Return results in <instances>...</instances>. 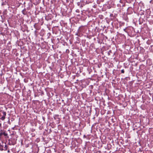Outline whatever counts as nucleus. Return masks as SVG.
I'll return each mask as SVG.
<instances>
[{
  "label": "nucleus",
  "instance_id": "f3484780",
  "mask_svg": "<svg viewBox=\"0 0 153 153\" xmlns=\"http://www.w3.org/2000/svg\"><path fill=\"white\" fill-rule=\"evenodd\" d=\"M1 17L2 18V16H1Z\"/></svg>",
  "mask_w": 153,
  "mask_h": 153
},
{
  "label": "nucleus",
  "instance_id": "423d86ee",
  "mask_svg": "<svg viewBox=\"0 0 153 153\" xmlns=\"http://www.w3.org/2000/svg\"><path fill=\"white\" fill-rule=\"evenodd\" d=\"M22 13L24 14V15H26V12L25 11V9H24L22 11Z\"/></svg>",
  "mask_w": 153,
  "mask_h": 153
},
{
  "label": "nucleus",
  "instance_id": "1a4fd4ad",
  "mask_svg": "<svg viewBox=\"0 0 153 153\" xmlns=\"http://www.w3.org/2000/svg\"><path fill=\"white\" fill-rule=\"evenodd\" d=\"M66 52L67 53H69V50L68 49H67L66 50Z\"/></svg>",
  "mask_w": 153,
  "mask_h": 153
},
{
  "label": "nucleus",
  "instance_id": "dca6fc26",
  "mask_svg": "<svg viewBox=\"0 0 153 153\" xmlns=\"http://www.w3.org/2000/svg\"><path fill=\"white\" fill-rule=\"evenodd\" d=\"M120 2L121 3V0H120Z\"/></svg>",
  "mask_w": 153,
  "mask_h": 153
},
{
  "label": "nucleus",
  "instance_id": "f8f14e48",
  "mask_svg": "<svg viewBox=\"0 0 153 153\" xmlns=\"http://www.w3.org/2000/svg\"><path fill=\"white\" fill-rule=\"evenodd\" d=\"M8 123H10V121L9 120H8Z\"/></svg>",
  "mask_w": 153,
  "mask_h": 153
},
{
  "label": "nucleus",
  "instance_id": "4468645a",
  "mask_svg": "<svg viewBox=\"0 0 153 153\" xmlns=\"http://www.w3.org/2000/svg\"><path fill=\"white\" fill-rule=\"evenodd\" d=\"M10 152V150H8V151H7V152Z\"/></svg>",
  "mask_w": 153,
  "mask_h": 153
},
{
  "label": "nucleus",
  "instance_id": "0eeeda50",
  "mask_svg": "<svg viewBox=\"0 0 153 153\" xmlns=\"http://www.w3.org/2000/svg\"><path fill=\"white\" fill-rule=\"evenodd\" d=\"M81 27H79V29H78V32H81V30H80V28Z\"/></svg>",
  "mask_w": 153,
  "mask_h": 153
},
{
  "label": "nucleus",
  "instance_id": "39448f33",
  "mask_svg": "<svg viewBox=\"0 0 153 153\" xmlns=\"http://www.w3.org/2000/svg\"><path fill=\"white\" fill-rule=\"evenodd\" d=\"M4 146L3 147L4 150H6L7 149V146L5 143H4Z\"/></svg>",
  "mask_w": 153,
  "mask_h": 153
},
{
  "label": "nucleus",
  "instance_id": "9d476101",
  "mask_svg": "<svg viewBox=\"0 0 153 153\" xmlns=\"http://www.w3.org/2000/svg\"><path fill=\"white\" fill-rule=\"evenodd\" d=\"M2 113L1 112V111H0V117H1Z\"/></svg>",
  "mask_w": 153,
  "mask_h": 153
},
{
  "label": "nucleus",
  "instance_id": "2eb2a0df",
  "mask_svg": "<svg viewBox=\"0 0 153 153\" xmlns=\"http://www.w3.org/2000/svg\"><path fill=\"white\" fill-rule=\"evenodd\" d=\"M1 126V123H0V126Z\"/></svg>",
  "mask_w": 153,
  "mask_h": 153
},
{
  "label": "nucleus",
  "instance_id": "ddd939ff",
  "mask_svg": "<svg viewBox=\"0 0 153 153\" xmlns=\"http://www.w3.org/2000/svg\"><path fill=\"white\" fill-rule=\"evenodd\" d=\"M76 38L77 39V40L79 39V38L78 37H76Z\"/></svg>",
  "mask_w": 153,
  "mask_h": 153
},
{
  "label": "nucleus",
  "instance_id": "f03ea898",
  "mask_svg": "<svg viewBox=\"0 0 153 153\" xmlns=\"http://www.w3.org/2000/svg\"><path fill=\"white\" fill-rule=\"evenodd\" d=\"M83 3V1H80V2H79L77 3V4L78 6H79L80 8H82L84 5Z\"/></svg>",
  "mask_w": 153,
  "mask_h": 153
},
{
  "label": "nucleus",
  "instance_id": "7ed1b4c3",
  "mask_svg": "<svg viewBox=\"0 0 153 153\" xmlns=\"http://www.w3.org/2000/svg\"><path fill=\"white\" fill-rule=\"evenodd\" d=\"M3 135H4L5 136H7L8 134L4 131L1 130L0 131V137H1V136Z\"/></svg>",
  "mask_w": 153,
  "mask_h": 153
},
{
  "label": "nucleus",
  "instance_id": "20e7f679",
  "mask_svg": "<svg viewBox=\"0 0 153 153\" xmlns=\"http://www.w3.org/2000/svg\"><path fill=\"white\" fill-rule=\"evenodd\" d=\"M4 143L1 141L0 142V150L2 151L4 150Z\"/></svg>",
  "mask_w": 153,
  "mask_h": 153
},
{
  "label": "nucleus",
  "instance_id": "f257e3e1",
  "mask_svg": "<svg viewBox=\"0 0 153 153\" xmlns=\"http://www.w3.org/2000/svg\"><path fill=\"white\" fill-rule=\"evenodd\" d=\"M1 112L2 113V114L1 117L0 118V119L2 120H4L5 118L6 112L3 110H1Z\"/></svg>",
  "mask_w": 153,
  "mask_h": 153
},
{
  "label": "nucleus",
  "instance_id": "6e6552de",
  "mask_svg": "<svg viewBox=\"0 0 153 153\" xmlns=\"http://www.w3.org/2000/svg\"><path fill=\"white\" fill-rule=\"evenodd\" d=\"M121 73H124V69H123L121 70Z\"/></svg>",
  "mask_w": 153,
  "mask_h": 153
},
{
  "label": "nucleus",
  "instance_id": "9b49d317",
  "mask_svg": "<svg viewBox=\"0 0 153 153\" xmlns=\"http://www.w3.org/2000/svg\"><path fill=\"white\" fill-rule=\"evenodd\" d=\"M75 35H76V36H79V34L78 33H76V34H75Z\"/></svg>",
  "mask_w": 153,
  "mask_h": 153
}]
</instances>
